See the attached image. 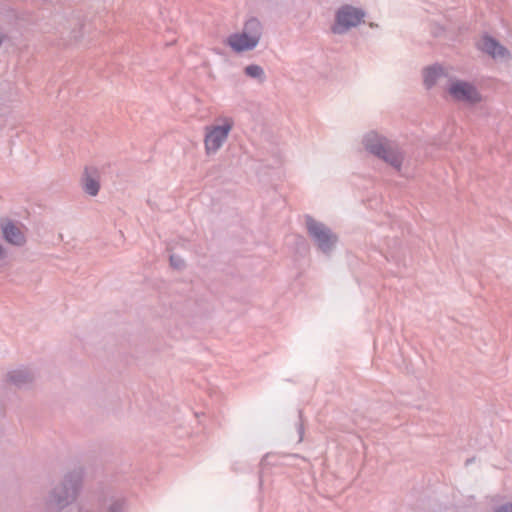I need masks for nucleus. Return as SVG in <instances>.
<instances>
[{
	"label": "nucleus",
	"mask_w": 512,
	"mask_h": 512,
	"mask_svg": "<svg viewBox=\"0 0 512 512\" xmlns=\"http://www.w3.org/2000/svg\"><path fill=\"white\" fill-rule=\"evenodd\" d=\"M84 470L81 467L68 471L61 482L55 485L45 499V508L48 512H61L72 504L82 487Z\"/></svg>",
	"instance_id": "nucleus-1"
},
{
	"label": "nucleus",
	"mask_w": 512,
	"mask_h": 512,
	"mask_svg": "<svg viewBox=\"0 0 512 512\" xmlns=\"http://www.w3.org/2000/svg\"><path fill=\"white\" fill-rule=\"evenodd\" d=\"M363 144L371 154L384 160L394 168H400L402 162L400 154L386 137L372 131L364 136Z\"/></svg>",
	"instance_id": "nucleus-2"
},
{
	"label": "nucleus",
	"mask_w": 512,
	"mask_h": 512,
	"mask_svg": "<svg viewBox=\"0 0 512 512\" xmlns=\"http://www.w3.org/2000/svg\"><path fill=\"white\" fill-rule=\"evenodd\" d=\"M305 224L307 233L317 248L324 254L331 253L338 241V236L327 225L310 215L305 216Z\"/></svg>",
	"instance_id": "nucleus-3"
},
{
	"label": "nucleus",
	"mask_w": 512,
	"mask_h": 512,
	"mask_svg": "<svg viewBox=\"0 0 512 512\" xmlns=\"http://www.w3.org/2000/svg\"><path fill=\"white\" fill-rule=\"evenodd\" d=\"M364 17L365 12L361 8L349 4L342 5L335 13V22L331 26V31L334 34L342 35L358 26Z\"/></svg>",
	"instance_id": "nucleus-4"
},
{
	"label": "nucleus",
	"mask_w": 512,
	"mask_h": 512,
	"mask_svg": "<svg viewBox=\"0 0 512 512\" xmlns=\"http://www.w3.org/2000/svg\"><path fill=\"white\" fill-rule=\"evenodd\" d=\"M234 122L231 118H225L221 125L205 127L204 145L207 155L215 154L228 139Z\"/></svg>",
	"instance_id": "nucleus-5"
},
{
	"label": "nucleus",
	"mask_w": 512,
	"mask_h": 512,
	"mask_svg": "<svg viewBox=\"0 0 512 512\" xmlns=\"http://www.w3.org/2000/svg\"><path fill=\"white\" fill-rule=\"evenodd\" d=\"M448 91L452 98L458 102L474 105L482 100L481 94L477 88L467 81L456 80L451 83Z\"/></svg>",
	"instance_id": "nucleus-6"
},
{
	"label": "nucleus",
	"mask_w": 512,
	"mask_h": 512,
	"mask_svg": "<svg viewBox=\"0 0 512 512\" xmlns=\"http://www.w3.org/2000/svg\"><path fill=\"white\" fill-rule=\"evenodd\" d=\"M81 186L84 192L90 196H96L100 190V173L96 167H85L82 177Z\"/></svg>",
	"instance_id": "nucleus-7"
},
{
	"label": "nucleus",
	"mask_w": 512,
	"mask_h": 512,
	"mask_svg": "<svg viewBox=\"0 0 512 512\" xmlns=\"http://www.w3.org/2000/svg\"><path fill=\"white\" fill-rule=\"evenodd\" d=\"M227 44L237 53L251 51L259 44L247 34L241 32L233 33L227 38Z\"/></svg>",
	"instance_id": "nucleus-8"
},
{
	"label": "nucleus",
	"mask_w": 512,
	"mask_h": 512,
	"mask_svg": "<svg viewBox=\"0 0 512 512\" xmlns=\"http://www.w3.org/2000/svg\"><path fill=\"white\" fill-rule=\"evenodd\" d=\"M478 48L492 58H503L508 55V50L494 37L485 34L482 36Z\"/></svg>",
	"instance_id": "nucleus-9"
},
{
	"label": "nucleus",
	"mask_w": 512,
	"mask_h": 512,
	"mask_svg": "<svg viewBox=\"0 0 512 512\" xmlns=\"http://www.w3.org/2000/svg\"><path fill=\"white\" fill-rule=\"evenodd\" d=\"M127 506V500L121 495H110L101 501L96 510H81V512H124Z\"/></svg>",
	"instance_id": "nucleus-10"
},
{
	"label": "nucleus",
	"mask_w": 512,
	"mask_h": 512,
	"mask_svg": "<svg viewBox=\"0 0 512 512\" xmlns=\"http://www.w3.org/2000/svg\"><path fill=\"white\" fill-rule=\"evenodd\" d=\"M1 230L4 239L15 246H23L26 243V237L21 229L12 221L7 220L1 223Z\"/></svg>",
	"instance_id": "nucleus-11"
},
{
	"label": "nucleus",
	"mask_w": 512,
	"mask_h": 512,
	"mask_svg": "<svg viewBox=\"0 0 512 512\" xmlns=\"http://www.w3.org/2000/svg\"><path fill=\"white\" fill-rule=\"evenodd\" d=\"M34 374L27 368H19L8 372L7 380L18 388L29 386L34 381Z\"/></svg>",
	"instance_id": "nucleus-12"
},
{
	"label": "nucleus",
	"mask_w": 512,
	"mask_h": 512,
	"mask_svg": "<svg viewBox=\"0 0 512 512\" xmlns=\"http://www.w3.org/2000/svg\"><path fill=\"white\" fill-rule=\"evenodd\" d=\"M242 32L259 43L263 34V26L257 18L251 17L244 23Z\"/></svg>",
	"instance_id": "nucleus-13"
},
{
	"label": "nucleus",
	"mask_w": 512,
	"mask_h": 512,
	"mask_svg": "<svg viewBox=\"0 0 512 512\" xmlns=\"http://www.w3.org/2000/svg\"><path fill=\"white\" fill-rule=\"evenodd\" d=\"M444 74L443 68L438 65H432L423 70V82L424 85L430 89L433 87L437 79Z\"/></svg>",
	"instance_id": "nucleus-14"
},
{
	"label": "nucleus",
	"mask_w": 512,
	"mask_h": 512,
	"mask_svg": "<svg viewBox=\"0 0 512 512\" xmlns=\"http://www.w3.org/2000/svg\"><path fill=\"white\" fill-rule=\"evenodd\" d=\"M244 73L246 76L253 79H257L260 82H264L266 78L264 69L258 64H250L246 66L244 69Z\"/></svg>",
	"instance_id": "nucleus-15"
},
{
	"label": "nucleus",
	"mask_w": 512,
	"mask_h": 512,
	"mask_svg": "<svg viewBox=\"0 0 512 512\" xmlns=\"http://www.w3.org/2000/svg\"><path fill=\"white\" fill-rule=\"evenodd\" d=\"M170 264L172 267H174L176 269H181L184 267L183 259L177 255L170 256Z\"/></svg>",
	"instance_id": "nucleus-16"
},
{
	"label": "nucleus",
	"mask_w": 512,
	"mask_h": 512,
	"mask_svg": "<svg viewBox=\"0 0 512 512\" xmlns=\"http://www.w3.org/2000/svg\"><path fill=\"white\" fill-rule=\"evenodd\" d=\"M431 33L433 34V36L439 37L444 33V28L439 24H434L431 27Z\"/></svg>",
	"instance_id": "nucleus-17"
},
{
	"label": "nucleus",
	"mask_w": 512,
	"mask_h": 512,
	"mask_svg": "<svg viewBox=\"0 0 512 512\" xmlns=\"http://www.w3.org/2000/svg\"><path fill=\"white\" fill-rule=\"evenodd\" d=\"M299 418H300V422L298 424V427H297V430H298V433H299V442H301L303 440V435H304V426H303V423H302V411L300 410L299 411Z\"/></svg>",
	"instance_id": "nucleus-18"
},
{
	"label": "nucleus",
	"mask_w": 512,
	"mask_h": 512,
	"mask_svg": "<svg viewBox=\"0 0 512 512\" xmlns=\"http://www.w3.org/2000/svg\"><path fill=\"white\" fill-rule=\"evenodd\" d=\"M495 512H512V503H506L498 507Z\"/></svg>",
	"instance_id": "nucleus-19"
},
{
	"label": "nucleus",
	"mask_w": 512,
	"mask_h": 512,
	"mask_svg": "<svg viewBox=\"0 0 512 512\" xmlns=\"http://www.w3.org/2000/svg\"><path fill=\"white\" fill-rule=\"evenodd\" d=\"M6 256V252L3 248V246L0 244V260L4 259Z\"/></svg>",
	"instance_id": "nucleus-20"
},
{
	"label": "nucleus",
	"mask_w": 512,
	"mask_h": 512,
	"mask_svg": "<svg viewBox=\"0 0 512 512\" xmlns=\"http://www.w3.org/2000/svg\"><path fill=\"white\" fill-rule=\"evenodd\" d=\"M3 43V37L0 35V46L2 45Z\"/></svg>",
	"instance_id": "nucleus-21"
}]
</instances>
